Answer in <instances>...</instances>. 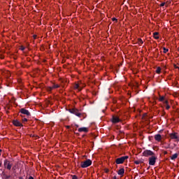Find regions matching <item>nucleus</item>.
Segmentation results:
<instances>
[{
  "label": "nucleus",
  "instance_id": "1",
  "mask_svg": "<svg viewBox=\"0 0 179 179\" xmlns=\"http://www.w3.org/2000/svg\"><path fill=\"white\" fill-rule=\"evenodd\" d=\"M69 112H70L71 114H74V115H76V117H78V118H82V114L79 111V110L76 108H71L68 110Z\"/></svg>",
  "mask_w": 179,
  "mask_h": 179
},
{
  "label": "nucleus",
  "instance_id": "2",
  "mask_svg": "<svg viewBox=\"0 0 179 179\" xmlns=\"http://www.w3.org/2000/svg\"><path fill=\"white\" fill-rule=\"evenodd\" d=\"M90 166H92V160L90 159H87L85 162H82L80 164V167H82V169H86L90 167Z\"/></svg>",
  "mask_w": 179,
  "mask_h": 179
},
{
  "label": "nucleus",
  "instance_id": "3",
  "mask_svg": "<svg viewBox=\"0 0 179 179\" xmlns=\"http://www.w3.org/2000/svg\"><path fill=\"white\" fill-rule=\"evenodd\" d=\"M128 158H129L128 156L121 157L120 158L116 159L115 163L116 164H122L125 162V160H127V159Z\"/></svg>",
  "mask_w": 179,
  "mask_h": 179
},
{
  "label": "nucleus",
  "instance_id": "4",
  "mask_svg": "<svg viewBox=\"0 0 179 179\" xmlns=\"http://www.w3.org/2000/svg\"><path fill=\"white\" fill-rule=\"evenodd\" d=\"M143 156H144L145 157H149V156L152 157L155 156V152L150 150H145L143 152Z\"/></svg>",
  "mask_w": 179,
  "mask_h": 179
},
{
  "label": "nucleus",
  "instance_id": "5",
  "mask_svg": "<svg viewBox=\"0 0 179 179\" xmlns=\"http://www.w3.org/2000/svg\"><path fill=\"white\" fill-rule=\"evenodd\" d=\"M148 160L150 166H155V164H156V160H157V157L154 155L150 157Z\"/></svg>",
  "mask_w": 179,
  "mask_h": 179
},
{
  "label": "nucleus",
  "instance_id": "6",
  "mask_svg": "<svg viewBox=\"0 0 179 179\" xmlns=\"http://www.w3.org/2000/svg\"><path fill=\"white\" fill-rule=\"evenodd\" d=\"M3 166L6 169H7L8 170H10V169H12V164L10 163V162H9V160L8 159H5L3 162Z\"/></svg>",
  "mask_w": 179,
  "mask_h": 179
},
{
  "label": "nucleus",
  "instance_id": "7",
  "mask_svg": "<svg viewBox=\"0 0 179 179\" xmlns=\"http://www.w3.org/2000/svg\"><path fill=\"white\" fill-rule=\"evenodd\" d=\"M20 113L21 114H23L24 115H27V117H30L31 115L30 112L29 110H27V109H25V108H21L20 110Z\"/></svg>",
  "mask_w": 179,
  "mask_h": 179
},
{
  "label": "nucleus",
  "instance_id": "8",
  "mask_svg": "<svg viewBox=\"0 0 179 179\" xmlns=\"http://www.w3.org/2000/svg\"><path fill=\"white\" fill-rule=\"evenodd\" d=\"M178 135V133L177 132L171 133L169 134L171 139H176L178 142H179L178 141L179 137Z\"/></svg>",
  "mask_w": 179,
  "mask_h": 179
},
{
  "label": "nucleus",
  "instance_id": "9",
  "mask_svg": "<svg viewBox=\"0 0 179 179\" xmlns=\"http://www.w3.org/2000/svg\"><path fill=\"white\" fill-rule=\"evenodd\" d=\"M111 122L113 124H118V122H121V120H120V117L113 115L112 117Z\"/></svg>",
  "mask_w": 179,
  "mask_h": 179
},
{
  "label": "nucleus",
  "instance_id": "10",
  "mask_svg": "<svg viewBox=\"0 0 179 179\" xmlns=\"http://www.w3.org/2000/svg\"><path fill=\"white\" fill-rule=\"evenodd\" d=\"M59 87V85L53 83L52 87H48V92H52L53 89H58Z\"/></svg>",
  "mask_w": 179,
  "mask_h": 179
},
{
  "label": "nucleus",
  "instance_id": "11",
  "mask_svg": "<svg viewBox=\"0 0 179 179\" xmlns=\"http://www.w3.org/2000/svg\"><path fill=\"white\" fill-rule=\"evenodd\" d=\"M13 124L15 127H23V124L17 120H13Z\"/></svg>",
  "mask_w": 179,
  "mask_h": 179
},
{
  "label": "nucleus",
  "instance_id": "12",
  "mask_svg": "<svg viewBox=\"0 0 179 179\" xmlns=\"http://www.w3.org/2000/svg\"><path fill=\"white\" fill-rule=\"evenodd\" d=\"M78 132H89L87 127H80L78 129Z\"/></svg>",
  "mask_w": 179,
  "mask_h": 179
},
{
  "label": "nucleus",
  "instance_id": "13",
  "mask_svg": "<svg viewBox=\"0 0 179 179\" xmlns=\"http://www.w3.org/2000/svg\"><path fill=\"white\" fill-rule=\"evenodd\" d=\"M124 173H125V169H124V168L120 169L117 171L118 176H121L122 177L124 176Z\"/></svg>",
  "mask_w": 179,
  "mask_h": 179
},
{
  "label": "nucleus",
  "instance_id": "14",
  "mask_svg": "<svg viewBox=\"0 0 179 179\" xmlns=\"http://www.w3.org/2000/svg\"><path fill=\"white\" fill-rule=\"evenodd\" d=\"M155 141H157V142H160V141H162V135L160 134H156L155 136Z\"/></svg>",
  "mask_w": 179,
  "mask_h": 179
},
{
  "label": "nucleus",
  "instance_id": "15",
  "mask_svg": "<svg viewBox=\"0 0 179 179\" xmlns=\"http://www.w3.org/2000/svg\"><path fill=\"white\" fill-rule=\"evenodd\" d=\"M177 157H178V153H175V154H173V155L171 157V160H176V159H177Z\"/></svg>",
  "mask_w": 179,
  "mask_h": 179
},
{
  "label": "nucleus",
  "instance_id": "16",
  "mask_svg": "<svg viewBox=\"0 0 179 179\" xmlns=\"http://www.w3.org/2000/svg\"><path fill=\"white\" fill-rule=\"evenodd\" d=\"M153 37L155 40H159V32H154Z\"/></svg>",
  "mask_w": 179,
  "mask_h": 179
},
{
  "label": "nucleus",
  "instance_id": "17",
  "mask_svg": "<svg viewBox=\"0 0 179 179\" xmlns=\"http://www.w3.org/2000/svg\"><path fill=\"white\" fill-rule=\"evenodd\" d=\"M161 72H162V68L157 67L156 70V73L160 74Z\"/></svg>",
  "mask_w": 179,
  "mask_h": 179
},
{
  "label": "nucleus",
  "instance_id": "18",
  "mask_svg": "<svg viewBox=\"0 0 179 179\" xmlns=\"http://www.w3.org/2000/svg\"><path fill=\"white\" fill-rule=\"evenodd\" d=\"M10 177V175L8 176L6 174H3V179H9Z\"/></svg>",
  "mask_w": 179,
  "mask_h": 179
},
{
  "label": "nucleus",
  "instance_id": "19",
  "mask_svg": "<svg viewBox=\"0 0 179 179\" xmlns=\"http://www.w3.org/2000/svg\"><path fill=\"white\" fill-rule=\"evenodd\" d=\"M159 101H164V96H159Z\"/></svg>",
  "mask_w": 179,
  "mask_h": 179
},
{
  "label": "nucleus",
  "instance_id": "20",
  "mask_svg": "<svg viewBox=\"0 0 179 179\" xmlns=\"http://www.w3.org/2000/svg\"><path fill=\"white\" fill-rule=\"evenodd\" d=\"M163 50L164 54H166V52H169V49L166 48H163Z\"/></svg>",
  "mask_w": 179,
  "mask_h": 179
},
{
  "label": "nucleus",
  "instance_id": "21",
  "mask_svg": "<svg viewBox=\"0 0 179 179\" xmlns=\"http://www.w3.org/2000/svg\"><path fill=\"white\" fill-rule=\"evenodd\" d=\"M135 164H141V160L134 161Z\"/></svg>",
  "mask_w": 179,
  "mask_h": 179
},
{
  "label": "nucleus",
  "instance_id": "22",
  "mask_svg": "<svg viewBox=\"0 0 179 179\" xmlns=\"http://www.w3.org/2000/svg\"><path fill=\"white\" fill-rule=\"evenodd\" d=\"M138 44H143V41H142V39L139 38L138 39Z\"/></svg>",
  "mask_w": 179,
  "mask_h": 179
},
{
  "label": "nucleus",
  "instance_id": "23",
  "mask_svg": "<svg viewBox=\"0 0 179 179\" xmlns=\"http://www.w3.org/2000/svg\"><path fill=\"white\" fill-rule=\"evenodd\" d=\"M22 122H27V118L24 117V118L22 119Z\"/></svg>",
  "mask_w": 179,
  "mask_h": 179
},
{
  "label": "nucleus",
  "instance_id": "24",
  "mask_svg": "<svg viewBox=\"0 0 179 179\" xmlns=\"http://www.w3.org/2000/svg\"><path fill=\"white\" fill-rule=\"evenodd\" d=\"M74 87H75V89H78L79 88V84H76L74 85Z\"/></svg>",
  "mask_w": 179,
  "mask_h": 179
},
{
  "label": "nucleus",
  "instance_id": "25",
  "mask_svg": "<svg viewBox=\"0 0 179 179\" xmlns=\"http://www.w3.org/2000/svg\"><path fill=\"white\" fill-rule=\"evenodd\" d=\"M25 48L24 46H21L20 50L21 51H24Z\"/></svg>",
  "mask_w": 179,
  "mask_h": 179
},
{
  "label": "nucleus",
  "instance_id": "26",
  "mask_svg": "<svg viewBox=\"0 0 179 179\" xmlns=\"http://www.w3.org/2000/svg\"><path fill=\"white\" fill-rule=\"evenodd\" d=\"M166 110H170V105L167 104L166 105Z\"/></svg>",
  "mask_w": 179,
  "mask_h": 179
},
{
  "label": "nucleus",
  "instance_id": "27",
  "mask_svg": "<svg viewBox=\"0 0 179 179\" xmlns=\"http://www.w3.org/2000/svg\"><path fill=\"white\" fill-rule=\"evenodd\" d=\"M112 20H113V22H117L118 20H117V18H115V17H113V18H112Z\"/></svg>",
  "mask_w": 179,
  "mask_h": 179
},
{
  "label": "nucleus",
  "instance_id": "28",
  "mask_svg": "<svg viewBox=\"0 0 179 179\" xmlns=\"http://www.w3.org/2000/svg\"><path fill=\"white\" fill-rule=\"evenodd\" d=\"M173 66H174L175 69L179 70V67L176 64H174Z\"/></svg>",
  "mask_w": 179,
  "mask_h": 179
},
{
  "label": "nucleus",
  "instance_id": "29",
  "mask_svg": "<svg viewBox=\"0 0 179 179\" xmlns=\"http://www.w3.org/2000/svg\"><path fill=\"white\" fill-rule=\"evenodd\" d=\"M72 179H78V176L74 175V176H72Z\"/></svg>",
  "mask_w": 179,
  "mask_h": 179
},
{
  "label": "nucleus",
  "instance_id": "30",
  "mask_svg": "<svg viewBox=\"0 0 179 179\" xmlns=\"http://www.w3.org/2000/svg\"><path fill=\"white\" fill-rule=\"evenodd\" d=\"M164 5H166V3H162L159 6H164Z\"/></svg>",
  "mask_w": 179,
  "mask_h": 179
},
{
  "label": "nucleus",
  "instance_id": "31",
  "mask_svg": "<svg viewBox=\"0 0 179 179\" xmlns=\"http://www.w3.org/2000/svg\"><path fill=\"white\" fill-rule=\"evenodd\" d=\"M164 104H166V106H167V104H169V101H164Z\"/></svg>",
  "mask_w": 179,
  "mask_h": 179
},
{
  "label": "nucleus",
  "instance_id": "32",
  "mask_svg": "<svg viewBox=\"0 0 179 179\" xmlns=\"http://www.w3.org/2000/svg\"><path fill=\"white\" fill-rule=\"evenodd\" d=\"M28 179H34V178H33V176H29Z\"/></svg>",
  "mask_w": 179,
  "mask_h": 179
},
{
  "label": "nucleus",
  "instance_id": "33",
  "mask_svg": "<svg viewBox=\"0 0 179 179\" xmlns=\"http://www.w3.org/2000/svg\"><path fill=\"white\" fill-rule=\"evenodd\" d=\"M113 179H117V176H113Z\"/></svg>",
  "mask_w": 179,
  "mask_h": 179
},
{
  "label": "nucleus",
  "instance_id": "34",
  "mask_svg": "<svg viewBox=\"0 0 179 179\" xmlns=\"http://www.w3.org/2000/svg\"><path fill=\"white\" fill-rule=\"evenodd\" d=\"M108 169H106V173H108Z\"/></svg>",
  "mask_w": 179,
  "mask_h": 179
},
{
  "label": "nucleus",
  "instance_id": "35",
  "mask_svg": "<svg viewBox=\"0 0 179 179\" xmlns=\"http://www.w3.org/2000/svg\"><path fill=\"white\" fill-rule=\"evenodd\" d=\"M19 179H24L23 177L20 176L19 177Z\"/></svg>",
  "mask_w": 179,
  "mask_h": 179
},
{
  "label": "nucleus",
  "instance_id": "36",
  "mask_svg": "<svg viewBox=\"0 0 179 179\" xmlns=\"http://www.w3.org/2000/svg\"><path fill=\"white\" fill-rule=\"evenodd\" d=\"M141 163H143V161H142V160H140V164H141Z\"/></svg>",
  "mask_w": 179,
  "mask_h": 179
},
{
  "label": "nucleus",
  "instance_id": "37",
  "mask_svg": "<svg viewBox=\"0 0 179 179\" xmlns=\"http://www.w3.org/2000/svg\"><path fill=\"white\" fill-rule=\"evenodd\" d=\"M66 128L69 129V128H71V127H69V126H67V127H66Z\"/></svg>",
  "mask_w": 179,
  "mask_h": 179
},
{
  "label": "nucleus",
  "instance_id": "38",
  "mask_svg": "<svg viewBox=\"0 0 179 179\" xmlns=\"http://www.w3.org/2000/svg\"><path fill=\"white\" fill-rule=\"evenodd\" d=\"M8 75H10V72H8Z\"/></svg>",
  "mask_w": 179,
  "mask_h": 179
},
{
  "label": "nucleus",
  "instance_id": "39",
  "mask_svg": "<svg viewBox=\"0 0 179 179\" xmlns=\"http://www.w3.org/2000/svg\"><path fill=\"white\" fill-rule=\"evenodd\" d=\"M77 128L79 127V125H76Z\"/></svg>",
  "mask_w": 179,
  "mask_h": 179
},
{
  "label": "nucleus",
  "instance_id": "40",
  "mask_svg": "<svg viewBox=\"0 0 179 179\" xmlns=\"http://www.w3.org/2000/svg\"><path fill=\"white\" fill-rule=\"evenodd\" d=\"M0 167H1V162H0Z\"/></svg>",
  "mask_w": 179,
  "mask_h": 179
},
{
  "label": "nucleus",
  "instance_id": "41",
  "mask_svg": "<svg viewBox=\"0 0 179 179\" xmlns=\"http://www.w3.org/2000/svg\"><path fill=\"white\" fill-rule=\"evenodd\" d=\"M34 38H36V36H34Z\"/></svg>",
  "mask_w": 179,
  "mask_h": 179
}]
</instances>
